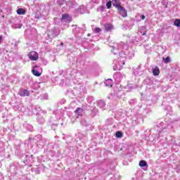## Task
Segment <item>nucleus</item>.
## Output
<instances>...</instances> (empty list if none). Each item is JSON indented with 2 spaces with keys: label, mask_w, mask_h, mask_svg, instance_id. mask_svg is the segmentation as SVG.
<instances>
[{
  "label": "nucleus",
  "mask_w": 180,
  "mask_h": 180,
  "mask_svg": "<svg viewBox=\"0 0 180 180\" xmlns=\"http://www.w3.org/2000/svg\"><path fill=\"white\" fill-rule=\"evenodd\" d=\"M115 56L119 54L118 64L113 67L114 71L117 70H122L123 65H124V60L127 58L131 60L134 57V51L131 49H129V46L127 44L121 42L112 46V50L111 51Z\"/></svg>",
  "instance_id": "obj_1"
},
{
  "label": "nucleus",
  "mask_w": 180,
  "mask_h": 180,
  "mask_svg": "<svg viewBox=\"0 0 180 180\" xmlns=\"http://www.w3.org/2000/svg\"><path fill=\"white\" fill-rule=\"evenodd\" d=\"M72 21V18L69 16L68 14H63L62 15L61 22L63 23H70V22Z\"/></svg>",
  "instance_id": "obj_2"
},
{
  "label": "nucleus",
  "mask_w": 180,
  "mask_h": 180,
  "mask_svg": "<svg viewBox=\"0 0 180 180\" xmlns=\"http://www.w3.org/2000/svg\"><path fill=\"white\" fill-rule=\"evenodd\" d=\"M18 95L22 97L29 96V95H30V91L26 89H20L18 91Z\"/></svg>",
  "instance_id": "obj_3"
},
{
  "label": "nucleus",
  "mask_w": 180,
  "mask_h": 180,
  "mask_svg": "<svg viewBox=\"0 0 180 180\" xmlns=\"http://www.w3.org/2000/svg\"><path fill=\"white\" fill-rule=\"evenodd\" d=\"M29 58L32 60V61H36L39 58V54L36 51H32L28 55Z\"/></svg>",
  "instance_id": "obj_4"
},
{
  "label": "nucleus",
  "mask_w": 180,
  "mask_h": 180,
  "mask_svg": "<svg viewBox=\"0 0 180 180\" xmlns=\"http://www.w3.org/2000/svg\"><path fill=\"white\" fill-rule=\"evenodd\" d=\"M117 10L120 15H121V16H122L123 18H126L127 16V11H126L124 7L121 6L119 8H117Z\"/></svg>",
  "instance_id": "obj_5"
},
{
  "label": "nucleus",
  "mask_w": 180,
  "mask_h": 180,
  "mask_svg": "<svg viewBox=\"0 0 180 180\" xmlns=\"http://www.w3.org/2000/svg\"><path fill=\"white\" fill-rule=\"evenodd\" d=\"M35 139H39V141H38V144H40L41 147L46 144V139H42L41 135H37L35 136Z\"/></svg>",
  "instance_id": "obj_6"
},
{
  "label": "nucleus",
  "mask_w": 180,
  "mask_h": 180,
  "mask_svg": "<svg viewBox=\"0 0 180 180\" xmlns=\"http://www.w3.org/2000/svg\"><path fill=\"white\" fill-rule=\"evenodd\" d=\"M113 6L116 8L117 9H119L120 8L122 7V3L120 2V0H112V1Z\"/></svg>",
  "instance_id": "obj_7"
},
{
  "label": "nucleus",
  "mask_w": 180,
  "mask_h": 180,
  "mask_svg": "<svg viewBox=\"0 0 180 180\" xmlns=\"http://www.w3.org/2000/svg\"><path fill=\"white\" fill-rule=\"evenodd\" d=\"M97 105L100 109H105V106L106 105V103L105 101L100 100L97 101Z\"/></svg>",
  "instance_id": "obj_8"
},
{
  "label": "nucleus",
  "mask_w": 180,
  "mask_h": 180,
  "mask_svg": "<svg viewBox=\"0 0 180 180\" xmlns=\"http://www.w3.org/2000/svg\"><path fill=\"white\" fill-rule=\"evenodd\" d=\"M105 86H108V88H112L113 86V80L112 79H108L105 82Z\"/></svg>",
  "instance_id": "obj_9"
},
{
  "label": "nucleus",
  "mask_w": 180,
  "mask_h": 180,
  "mask_svg": "<svg viewBox=\"0 0 180 180\" xmlns=\"http://www.w3.org/2000/svg\"><path fill=\"white\" fill-rule=\"evenodd\" d=\"M105 32H112L113 30V25L111 24H106L104 25Z\"/></svg>",
  "instance_id": "obj_10"
},
{
  "label": "nucleus",
  "mask_w": 180,
  "mask_h": 180,
  "mask_svg": "<svg viewBox=\"0 0 180 180\" xmlns=\"http://www.w3.org/2000/svg\"><path fill=\"white\" fill-rule=\"evenodd\" d=\"M32 72L33 75H34L35 77H40V75H41V72L36 69L32 68Z\"/></svg>",
  "instance_id": "obj_11"
},
{
  "label": "nucleus",
  "mask_w": 180,
  "mask_h": 180,
  "mask_svg": "<svg viewBox=\"0 0 180 180\" xmlns=\"http://www.w3.org/2000/svg\"><path fill=\"white\" fill-rule=\"evenodd\" d=\"M139 167L141 168L146 167V168H148V165L147 164V162L146 160H141L139 162Z\"/></svg>",
  "instance_id": "obj_12"
},
{
  "label": "nucleus",
  "mask_w": 180,
  "mask_h": 180,
  "mask_svg": "<svg viewBox=\"0 0 180 180\" xmlns=\"http://www.w3.org/2000/svg\"><path fill=\"white\" fill-rule=\"evenodd\" d=\"M37 120L39 123V124H43L44 122H46V120H44V117H43V116L41 115H39Z\"/></svg>",
  "instance_id": "obj_13"
},
{
  "label": "nucleus",
  "mask_w": 180,
  "mask_h": 180,
  "mask_svg": "<svg viewBox=\"0 0 180 180\" xmlns=\"http://www.w3.org/2000/svg\"><path fill=\"white\" fill-rule=\"evenodd\" d=\"M153 74L155 75V77H157V75H160V68L158 67H155V68L153 70Z\"/></svg>",
  "instance_id": "obj_14"
},
{
  "label": "nucleus",
  "mask_w": 180,
  "mask_h": 180,
  "mask_svg": "<svg viewBox=\"0 0 180 180\" xmlns=\"http://www.w3.org/2000/svg\"><path fill=\"white\" fill-rule=\"evenodd\" d=\"M98 111L97 108H94L93 110H91V117H95L96 115H98Z\"/></svg>",
  "instance_id": "obj_15"
},
{
  "label": "nucleus",
  "mask_w": 180,
  "mask_h": 180,
  "mask_svg": "<svg viewBox=\"0 0 180 180\" xmlns=\"http://www.w3.org/2000/svg\"><path fill=\"white\" fill-rule=\"evenodd\" d=\"M18 15H25L26 13V11L23 8H18L17 10Z\"/></svg>",
  "instance_id": "obj_16"
},
{
  "label": "nucleus",
  "mask_w": 180,
  "mask_h": 180,
  "mask_svg": "<svg viewBox=\"0 0 180 180\" xmlns=\"http://www.w3.org/2000/svg\"><path fill=\"white\" fill-rule=\"evenodd\" d=\"M22 26H23V25L22 23H20V24L13 25L12 27L13 29H22Z\"/></svg>",
  "instance_id": "obj_17"
},
{
  "label": "nucleus",
  "mask_w": 180,
  "mask_h": 180,
  "mask_svg": "<svg viewBox=\"0 0 180 180\" xmlns=\"http://www.w3.org/2000/svg\"><path fill=\"white\" fill-rule=\"evenodd\" d=\"M32 69L37 70V71H39V72H41V73L43 72V69H42L41 67H40V66H37V65L33 66V67H32Z\"/></svg>",
  "instance_id": "obj_18"
},
{
  "label": "nucleus",
  "mask_w": 180,
  "mask_h": 180,
  "mask_svg": "<svg viewBox=\"0 0 180 180\" xmlns=\"http://www.w3.org/2000/svg\"><path fill=\"white\" fill-rule=\"evenodd\" d=\"M75 112L76 115H78V116H81L83 112V110L82 108H77Z\"/></svg>",
  "instance_id": "obj_19"
},
{
  "label": "nucleus",
  "mask_w": 180,
  "mask_h": 180,
  "mask_svg": "<svg viewBox=\"0 0 180 180\" xmlns=\"http://www.w3.org/2000/svg\"><path fill=\"white\" fill-rule=\"evenodd\" d=\"M174 26H176V27H180V19H176L174 22Z\"/></svg>",
  "instance_id": "obj_20"
},
{
  "label": "nucleus",
  "mask_w": 180,
  "mask_h": 180,
  "mask_svg": "<svg viewBox=\"0 0 180 180\" xmlns=\"http://www.w3.org/2000/svg\"><path fill=\"white\" fill-rule=\"evenodd\" d=\"M129 105H131V106H134V105H136L137 103V101L136 99H131L129 101Z\"/></svg>",
  "instance_id": "obj_21"
},
{
  "label": "nucleus",
  "mask_w": 180,
  "mask_h": 180,
  "mask_svg": "<svg viewBox=\"0 0 180 180\" xmlns=\"http://www.w3.org/2000/svg\"><path fill=\"white\" fill-rule=\"evenodd\" d=\"M116 137H117L118 139H122V137H123V134L121 131H117L115 134Z\"/></svg>",
  "instance_id": "obj_22"
},
{
  "label": "nucleus",
  "mask_w": 180,
  "mask_h": 180,
  "mask_svg": "<svg viewBox=\"0 0 180 180\" xmlns=\"http://www.w3.org/2000/svg\"><path fill=\"white\" fill-rule=\"evenodd\" d=\"M163 61L165 64H168L171 61V58H169V56H167L166 58H163Z\"/></svg>",
  "instance_id": "obj_23"
},
{
  "label": "nucleus",
  "mask_w": 180,
  "mask_h": 180,
  "mask_svg": "<svg viewBox=\"0 0 180 180\" xmlns=\"http://www.w3.org/2000/svg\"><path fill=\"white\" fill-rule=\"evenodd\" d=\"M112 1H108L106 3V6L108 9H110L112 8Z\"/></svg>",
  "instance_id": "obj_24"
},
{
  "label": "nucleus",
  "mask_w": 180,
  "mask_h": 180,
  "mask_svg": "<svg viewBox=\"0 0 180 180\" xmlns=\"http://www.w3.org/2000/svg\"><path fill=\"white\" fill-rule=\"evenodd\" d=\"M104 9L105 7H103V6H101L98 8H97V12H103Z\"/></svg>",
  "instance_id": "obj_25"
},
{
  "label": "nucleus",
  "mask_w": 180,
  "mask_h": 180,
  "mask_svg": "<svg viewBox=\"0 0 180 180\" xmlns=\"http://www.w3.org/2000/svg\"><path fill=\"white\" fill-rule=\"evenodd\" d=\"M57 127H58L57 124H51V129H52L53 130H56V129H57Z\"/></svg>",
  "instance_id": "obj_26"
},
{
  "label": "nucleus",
  "mask_w": 180,
  "mask_h": 180,
  "mask_svg": "<svg viewBox=\"0 0 180 180\" xmlns=\"http://www.w3.org/2000/svg\"><path fill=\"white\" fill-rule=\"evenodd\" d=\"M101 30V28L96 27L94 30V32H95V33H100Z\"/></svg>",
  "instance_id": "obj_27"
},
{
  "label": "nucleus",
  "mask_w": 180,
  "mask_h": 180,
  "mask_svg": "<svg viewBox=\"0 0 180 180\" xmlns=\"http://www.w3.org/2000/svg\"><path fill=\"white\" fill-rule=\"evenodd\" d=\"M58 4L63 5V4H64V0H58Z\"/></svg>",
  "instance_id": "obj_28"
},
{
  "label": "nucleus",
  "mask_w": 180,
  "mask_h": 180,
  "mask_svg": "<svg viewBox=\"0 0 180 180\" xmlns=\"http://www.w3.org/2000/svg\"><path fill=\"white\" fill-rule=\"evenodd\" d=\"M164 131H165V128H164V129L159 133V136H162V133H164Z\"/></svg>",
  "instance_id": "obj_29"
},
{
  "label": "nucleus",
  "mask_w": 180,
  "mask_h": 180,
  "mask_svg": "<svg viewBox=\"0 0 180 180\" xmlns=\"http://www.w3.org/2000/svg\"><path fill=\"white\" fill-rule=\"evenodd\" d=\"M140 18L142 20H144V19H146V15H140Z\"/></svg>",
  "instance_id": "obj_30"
},
{
  "label": "nucleus",
  "mask_w": 180,
  "mask_h": 180,
  "mask_svg": "<svg viewBox=\"0 0 180 180\" xmlns=\"http://www.w3.org/2000/svg\"><path fill=\"white\" fill-rule=\"evenodd\" d=\"M114 77H120V73H115Z\"/></svg>",
  "instance_id": "obj_31"
},
{
  "label": "nucleus",
  "mask_w": 180,
  "mask_h": 180,
  "mask_svg": "<svg viewBox=\"0 0 180 180\" xmlns=\"http://www.w3.org/2000/svg\"><path fill=\"white\" fill-rule=\"evenodd\" d=\"M35 18H36V19H40V17H39L38 15H35Z\"/></svg>",
  "instance_id": "obj_32"
},
{
  "label": "nucleus",
  "mask_w": 180,
  "mask_h": 180,
  "mask_svg": "<svg viewBox=\"0 0 180 180\" xmlns=\"http://www.w3.org/2000/svg\"><path fill=\"white\" fill-rule=\"evenodd\" d=\"M2 39H4V37L2 36H0V43L2 41Z\"/></svg>",
  "instance_id": "obj_33"
},
{
  "label": "nucleus",
  "mask_w": 180,
  "mask_h": 180,
  "mask_svg": "<svg viewBox=\"0 0 180 180\" xmlns=\"http://www.w3.org/2000/svg\"><path fill=\"white\" fill-rule=\"evenodd\" d=\"M60 46H64V43H60Z\"/></svg>",
  "instance_id": "obj_34"
},
{
  "label": "nucleus",
  "mask_w": 180,
  "mask_h": 180,
  "mask_svg": "<svg viewBox=\"0 0 180 180\" xmlns=\"http://www.w3.org/2000/svg\"><path fill=\"white\" fill-rule=\"evenodd\" d=\"M142 34L143 36H146V32H143Z\"/></svg>",
  "instance_id": "obj_35"
},
{
  "label": "nucleus",
  "mask_w": 180,
  "mask_h": 180,
  "mask_svg": "<svg viewBox=\"0 0 180 180\" xmlns=\"http://www.w3.org/2000/svg\"><path fill=\"white\" fill-rule=\"evenodd\" d=\"M63 140H65V136H63Z\"/></svg>",
  "instance_id": "obj_36"
},
{
  "label": "nucleus",
  "mask_w": 180,
  "mask_h": 180,
  "mask_svg": "<svg viewBox=\"0 0 180 180\" xmlns=\"http://www.w3.org/2000/svg\"><path fill=\"white\" fill-rule=\"evenodd\" d=\"M56 36H57L56 34H53V37H56Z\"/></svg>",
  "instance_id": "obj_37"
},
{
  "label": "nucleus",
  "mask_w": 180,
  "mask_h": 180,
  "mask_svg": "<svg viewBox=\"0 0 180 180\" xmlns=\"http://www.w3.org/2000/svg\"><path fill=\"white\" fill-rule=\"evenodd\" d=\"M114 64H116V60L114 61Z\"/></svg>",
  "instance_id": "obj_38"
},
{
  "label": "nucleus",
  "mask_w": 180,
  "mask_h": 180,
  "mask_svg": "<svg viewBox=\"0 0 180 180\" xmlns=\"http://www.w3.org/2000/svg\"><path fill=\"white\" fill-rule=\"evenodd\" d=\"M2 18H5V15H2Z\"/></svg>",
  "instance_id": "obj_39"
}]
</instances>
